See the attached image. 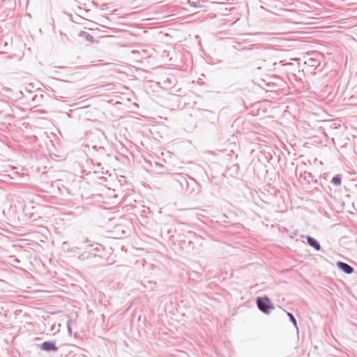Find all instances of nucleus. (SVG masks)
<instances>
[{
	"label": "nucleus",
	"mask_w": 357,
	"mask_h": 357,
	"mask_svg": "<svg viewBox=\"0 0 357 357\" xmlns=\"http://www.w3.org/2000/svg\"><path fill=\"white\" fill-rule=\"evenodd\" d=\"M308 244L314 248L316 250H319L321 247L319 243L312 237L308 236L307 238Z\"/></svg>",
	"instance_id": "4"
},
{
	"label": "nucleus",
	"mask_w": 357,
	"mask_h": 357,
	"mask_svg": "<svg viewBox=\"0 0 357 357\" xmlns=\"http://www.w3.org/2000/svg\"><path fill=\"white\" fill-rule=\"evenodd\" d=\"M42 349L45 351H56L57 349L54 344L50 342H43L42 344Z\"/></svg>",
	"instance_id": "3"
},
{
	"label": "nucleus",
	"mask_w": 357,
	"mask_h": 357,
	"mask_svg": "<svg viewBox=\"0 0 357 357\" xmlns=\"http://www.w3.org/2000/svg\"><path fill=\"white\" fill-rule=\"evenodd\" d=\"M337 266L342 270L343 271L344 273H347V274H351L353 273L354 271V269L351 266H350L349 265L345 264V263H343V262H338L337 263Z\"/></svg>",
	"instance_id": "2"
},
{
	"label": "nucleus",
	"mask_w": 357,
	"mask_h": 357,
	"mask_svg": "<svg viewBox=\"0 0 357 357\" xmlns=\"http://www.w3.org/2000/svg\"><path fill=\"white\" fill-rule=\"evenodd\" d=\"M331 182L335 185H340L342 183L341 177L337 175L332 178Z\"/></svg>",
	"instance_id": "5"
},
{
	"label": "nucleus",
	"mask_w": 357,
	"mask_h": 357,
	"mask_svg": "<svg viewBox=\"0 0 357 357\" xmlns=\"http://www.w3.org/2000/svg\"><path fill=\"white\" fill-rule=\"evenodd\" d=\"M287 315L289 317L291 321L293 323V324L296 326V321L294 318V317L289 312H287Z\"/></svg>",
	"instance_id": "6"
},
{
	"label": "nucleus",
	"mask_w": 357,
	"mask_h": 357,
	"mask_svg": "<svg viewBox=\"0 0 357 357\" xmlns=\"http://www.w3.org/2000/svg\"><path fill=\"white\" fill-rule=\"evenodd\" d=\"M258 308L263 312L268 314L270 311L274 309V306L268 297L258 298L257 300Z\"/></svg>",
	"instance_id": "1"
}]
</instances>
